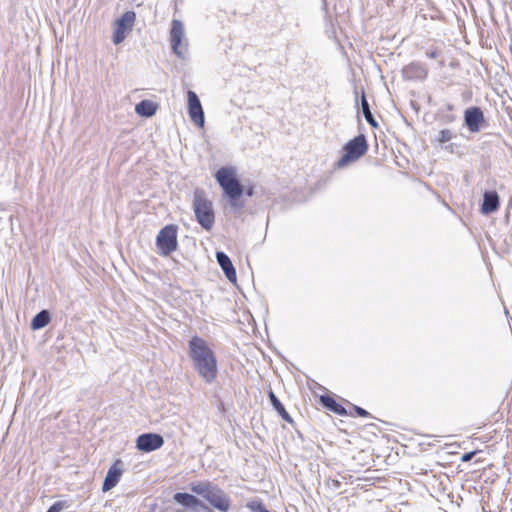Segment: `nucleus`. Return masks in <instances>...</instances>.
Listing matches in <instances>:
<instances>
[{
	"mask_svg": "<svg viewBox=\"0 0 512 512\" xmlns=\"http://www.w3.org/2000/svg\"><path fill=\"white\" fill-rule=\"evenodd\" d=\"M189 357L194 370L207 383L211 384L217 378V360L206 340L195 335L188 342Z\"/></svg>",
	"mask_w": 512,
	"mask_h": 512,
	"instance_id": "obj_1",
	"label": "nucleus"
},
{
	"mask_svg": "<svg viewBox=\"0 0 512 512\" xmlns=\"http://www.w3.org/2000/svg\"><path fill=\"white\" fill-rule=\"evenodd\" d=\"M215 178L228 198L230 206L235 211H241L244 203L240 201V198L244 194V188L237 179L235 171L229 167H221L217 170Z\"/></svg>",
	"mask_w": 512,
	"mask_h": 512,
	"instance_id": "obj_2",
	"label": "nucleus"
},
{
	"mask_svg": "<svg viewBox=\"0 0 512 512\" xmlns=\"http://www.w3.org/2000/svg\"><path fill=\"white\" fill-rule=\"evenodd\" d=\"M191 491L203 497L211 506L221 512H227L231 507L229 496L221 488L211 482H200L192 485Z\"/></svg>",
	"mask_w": 512,
	"mask_h": 512,
	"instance_id": "obj_3",
	"label": "nucleus"
},
{
	"mask_svg": "<svg viewBox=\"0 0 512 512\" xmlns=\"http://www.w3.org/2000/svg\"><path fill=\"white\" fill-rule=\"evenodd\" d=\"M193 210L200 226L204 230L209 231L214 225L215 214L212 202L206 198L205 192L201 189H197L194 192Z\"/></svg>",
	"mask_w": 512,
	"mask_h": 512,
	"instance_id": "obj_4",
	"label": "nucleus"
},
{
	"mask_svg": "<svg viewBox=\"0 0 512 512\" xmlns=\"http://www.w3.org/2000/svg\"><path fill=\"white\" fill-rule=\"evenodd\" d=\"M368 150V143L364 134H359L353 139L349 140L343 146V155L337 161L336 166L338 168H344L350 163L358 160Z\"/></svg>",
	"mask_w": 512,
	"mask_h": 512,
	"instance_id": "obj_5",
	"label": "nucleus"
},
{
	"mask_svg": "<svg viewBox=\"0 0 512 512\" xmlns=\"http://www.w3.org/2000/svg\"><path fill=\"white\" fill-rule=\"evenodd\" d=\"M156 246L160 255L168 256L178 247L177 226L169 224L164 226L156 237Z\"/></svg>",
	"mask_w": 512,
	"mask_h": 512,
	"instance_id": "obj_6",
	"label": "nucleus"
},
{
	"mask_svg": "<svg viewBox=\"0 0 512 512\" xmlns=\"http://www.w3.org/2000/svg\"><path fill=\"white\" fill-rule=\"evenodd\" d=\"M184 38V25L182 21L173 19L171 22L170 29V42L172 51L180 59H186L187 49L186 46H182V40Z\"/></svg>",
	"mask_w": 512,
	"mask_h": 512,
	"instance_id": "obj_7",
	"label": "nucleus"
},
{
	"mask_svg": "<svg viewBox=\"0 0 512 512\" xmlns=\"http://www.w3.org/2000/svg\"><path fill=\"white\" fill-rule=\"evenodd\" d=\"M136 19L134 11H127L121 15L114 23L113 43L121 44L126 38V32L131 30Z\"/></svg>",
	"mask_w": 512,
	"mask_h": 512,
	"instance_id": "obj_8",
	"label": "nucleus"
},
{
	"mask_svg": "<svg viewBox=\"0 0 512 512\" xmlns=\"http://www.w3.org/2000/svg\"><path fill=\"white\" fill-rule=\"evenodd\" d=\"M464 123L471 133H478L483 125L486 124L482 109L478 106L466 108L464 111Z\"/></svg>",
	"mask_w": 512,
	"mask_h": 512,
	"instance_id": "obj_9",
	"label": "nucleus"
},
{
	"mask_svg": "<svg viewBox=\"0 0 512 512\" xmlns=\"http://www.w3.org/2000/svg\"><path fill=\"white\" fill-rule=\"evenodd\" d=\"M188 100V115L191 121L198 127H203L205 124L204 111L199 100L198 95L192 91H187Z\"/></svg>",
	"mask_w": 512,
	"mask_h": 512,
	"instance_id": "obj_10",
	"label": "nucleus"
},
{
	"mask_svg": "<svg viewBox=\"0 0 512 512\" xmlns=\"http://www.w3.org/2000/svg\"><path fill=\"white\" fill-rule=\"evenodd\" d=\"M164 438L157 433H143L136 439V448L142 452H152L164 445Z\"/></svg>",
	"mask_w": 512,
	"mask_h": 512,
	"instance_id": "obj_11",
	"label": "nucleus"
},
{
	"mask_svg": "<svg viewBox=\"0 0 512 512\" xmlns=\"http://www.w3.org/2000/svg\"><path fill=\"white\" fill-rule=\"evenodd\" d=\"M122 465V461L117 459L109 468L102 485L103 492L113 489L118 484L123 473Z\"/></svg>",
	"mask_w": 512,
	"mask_h": 512,
	"instance_id": "obj_12",
	"label": "nucleus"
},
{
	"mask_svg": "<svg viewBox=\"0 0 512 512\" xmlns=\"http://www.w3.org/2000/svg\"><path fill=\"white\" fill-rule=\"evenodd\" d=\"M500 206V198L496 191L489 190L483 194V200L481 204V213L483 215H489L496 212Z\"/></svg>",
	"mask_w": 512,
	"mask_h": 512,
	"instance_id": "obj_13",
	"label": "nucleus"
},
{
	"mask_svg": "<svg viewBox=\"0 0 512 512\" xmlns=\"http://www.w3.org/2000/svg\"><path fill=\"white\" fill-rule=\"evenodd\" d=\"M403 77L407 80H424L428 70L424 64L412 62L402 69Z\"/></svg>",
	"mask_w": 512,
	"mask_h": 512,
	"instance_id": "obj_14",
	"label": "nucleus"
},
{
	"mask_svg": "<svg viewBox=\"0 0 512 512\" xmlns=\"http://www.w3.org/2000/svg\"><path fill=\"white\" fill-rule=\"evenodd\" d=\"M216 260L221 269L223 270L226 278L231 283H235L237 279L236 270L229 256L223 251H217Z\"/></svg>",
	"mask_w": 512,
	"mask_h": 512,
	"instance_id": "obj_15",
	"label": "nucleus"
},
{
	"mask_svg": "<svg viewBox=\"0 0 512 512\" xmlns=\"http://www.w3.org/2000/svg\"><path fill=\"white\" fill-rule=\"evenodd\" d=\"M173 499L176 503L185 508H197L204 506L196 496L186 492L175 493Z\"/></svg>",
	"mask_w": 512,
	"mask_h": 512,
	"instance_id": "obj_16",
	"label": "nucleus"
},
{
	"mask_svg": "<svg viewBox=\"0 0 512 512\" xmlns=\"http://www.w3.org/2000/svg\"><path fill=\"white\" fill-rule=\"evenodd\" d=\"M320 402L327 410L337 415H347L346 409L329 395H322L320 397Z\"/></svg>",
	"mask_w": 512,
	"mask_h": 512,
	"instance_id": "obj_17",
	"label": "nucleus"
},
{
	"mask_svg": "<svg viewBox=\"0 0 512 512\" xmlns=\"http://www.w3.org/2000/svg\"><path fill=\"white\" fill-rule=\"evenodd\" d=\"M157 111V104L151 100H142L135 106V112L142 117H152Z\"/></svg>",
	"mask_w": 512,
	"mask_h": 512,
	"instance_id": "obj_18",
	"label": "nucleus"
},
{
	"mask_svg": "<svg viewBox=\"0 0 512 512\" xmlns=\"http://www.w3.org/2000/svg\"><path fill=\"white\" fill-rule=\"evenodd\" d=\"M268 397L272 407L278 412L281 418L288 423H293V419L291 418L289 413L286 411L284 405L281 403V401L278 399V397L272 390L268 392Z\"/></svg>",
	"mask_w": 512,
	"mask_h": 512,
	"instance_id": "obj_19",
	"label": "nucleus"
},
{
	"mask_svg": "<svg viewBox=\"0 0 512 512\" xmlns=\"http://www.w3.org/2000/svg\"><path fill=\"white\" fill-rule=\"evenodd\" d=\"M51 321V315L48 310H41L38 312L31 321V328L33 330H40L47 326Z\"/></svg>",
	"mask_w": 512,
	"mask_h": 512,
	"instance_id": "obj_20",
	"label": "nucleus"
},
{
	"mask_svg": "<svg viewBox=\"0 0 512 512\" xmlns=\"http://www.w3.org/2000/svg\"><path fill=\"white\" fill-rule=\"evenodd\" d=\"M361 111H362V114H363L365 120L368 122L369 125H371L372 127L378 126V124L370 110V106H369L368 100H367L364 92H362V96H361Z\"/></svg>",
	"mask_w": 512,
	"mask_h": 512,
	"instance_id": "obj_21",
	"label": "nucleus"
},
{
	"mask_svg": "<svg viewBox=\"0 0 512 512\" xmlns=\"http://www.w3.org/2000/svg\"><path fill=\"white\" fill-rule=\"evenodd\" d=\"M453 138V133L449 129H442L435 137V142L442 144L450 141Z\"/></svg>",
	"mask_w": 512,
	"mask_h": 512,
	"instance_id": "obj_22",
	"label": "nucleus"
},
{
	"mask_svg": "<svg viewBox=\"0 0 512 512\" xmlns=\"http://www.w3.org/2000/svg\"><path fill=\"white\" fill-rule=\"evenodd\" d=\"M247 507L254 512H271L263 505L261 501H252L247 504Z\"/></svg>",
	"mask_w": 512,
	"mask_h": 512,
	"instance_id": "obj_23",
	"label": "nucleus"
},
{
	"mask_svg": "<svg viewBox=\"0 0 512 512\" xmlns=\"http://www.w3.org/2000/svg\"><path fill=\"white\" fill-rule=\"evenodd\" d=\"M66 508H68V504L66 501H57L54 504H52L46 512H61Z\"/></svg>",
	"mask_w": 512,
	"mask_h": 512,
	"instance_id": "obj_24",
	"label": "nucleus"
},
{
	"mask_svg": "<svg viewBox=\"0 0 512 512\" xmlns=\"http://www.w3.org/2000/svg\"><path fill=\"white\" fill-rule=\"evenodd\" d=\"M353 408H354V411L356 412V414L358 416H360V417H370V413L367 410H365L364 408L356 406V405H354Z\"/></svg>",
	"mask_w": 512,
	"mask_h": 512,
	"instance_id": "obj_25",
	"label": "nucleus"
},
{
	"mask_svg": "<svg viewBox=\"0 0 512 512\" xmlns=\"http://www.w3.org/2000/svg\"><path fill=\"white\" fill-rule=\"evenodd\" d=\"M475 454H476V451H470V452L464 453L461 457L462 462L471 461Z\"/></svg>",
	"mask_w": 512,
	"mask_h": 512,
	"instance_id": "obj_26",
	"label": "nucleus"
},
{
	"mask_svg": "<svg viewBox=\"0 0 512 512\" xmlns=\"http://www.w3.org/2000/svg\"><path fill=\"white\" fill-rule=\"evenodd\" d=\"M426 56L429 58H436V57H438V51L437 50L427 51Z\"/></svg>",
	"mask_w": 512,
	"mask_h": 512,
	"instance_id": "obj_27",
	"label": "nucleus"
},
{
	"mask_svg": "<svg viewBox=\"0 0 512 512\" xmlns=\"http://www.w3.org/2000/svg\"><path fill=\"white\" fill-rule=\"evenodd\" d=\"M244 193H245L247 196L251 197V196H253V194H254V190H253V188H252V187H250V188H248V189L244 190Z\"/></svg>",
	"mask_w": 512,
	"mask_h": 512,
	"instance_id": "obj_28",
	"label": "nucleus"
},
{
	"mask_svg": "<svg viewBox=\"0 0 512 512\" xmlns=\"http://www.w3.org/2000/svg\"><path fill=\"white\" fill-rule=\"evenodd\" d=\"M440 66H441V67H442V66H444V61H441V62H440Z\"/></svg>",
	"mask_w": 512,
	"mask_h": 512,
	"instance_id": "obj_29",
	"label": "nucleus"
}]
</instances>
